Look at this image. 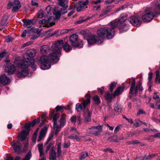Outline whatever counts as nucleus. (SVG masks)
<instances>
[{"mask_svg":"<svg viewBox=\"0 0 160 160\" xmlns=\"http://www.w3.org/2000/svg\"><path fill=\"white\" fill-rule=\"evenodd\" d=\"M127 17L126 14H122L118 19H115L111 22L108 27L98 29L97 32L98 36L102 38H112L114 34V29L117 27L119 29L120 33L127 31L128 29V26L124 22L127 20Z\"/></svg>","mask_w":160,"mask_h":160,"instance_id":"nucleus-1","label":"nucleus"},{"mask_svg":"<svg viewBox=\"0 0 160 160\" xmlns=\"http://www.w3.org/2000/svg\"><path fill=\"white\" fill-rule=\"evenodd\" d=\"M64 45V42L62 40L57 41L52 46V51L48 57L46 55H43L40 59L41 63V68L42 69H48L51 67L50 61L57 62L59 60L58 55L61 54L60 49Z\"/></svg>","mask_w":160,"mask_h":160,"instance_id":"nucleus-2","label":"nucleus"},{"mask_svg":"<svg viewBox=\"0 0 160 160\" xmlns=\"http://www.w3.org/2000/svg\"><path fill=\"white\" fill-rule=\"evenodd\" d=\"M157 9L155 8L153 10L150 8H147L145 11L146 13L142 17V19L144 22L150 21L158 12V10L160 9V5L159 3L157 6Z\"/></svg>","mask_w":160,"mask_h":160,"instance_id":"nucleus-3","label":"nucleus"},{"mask_svg":"<svg viewBox=\"0 0 160 160\" xmlns=\"http://www.w3.org/2000/svg\"><path fill=\"white\" fill-rule=\"evenodd\" d=\"M15 63L18 67H20L22 68L27 69L30 64H31V68L33 70H36V66L34 64V60H33V61L31 62V60H21L18 61L16 60Z\"/></svg>","mask_w":160,"mask_h":160,"instance_id":"nucleus-4","label":"nucleus"},{"mask_svg":"<svg viewBox=\"0 0 160 160\" xmlns=\"http://www.w3.org/2000/svg\"><path fill=\"white\" fill-rule=\"evenodd\" d=\"M136 82L134 78L133 79L132 84L130 89V93L131 94H134L136 95L138 92H142L143 88L142 86V83L140 81L137 83L135 87Z\"/></svg>","mask_w":160,"mask_h":160,"instance_id":"nucleus-5","label":"nucleus"},{"mask_svg":"<svg viewBox=\"0 0 160 160\" xmlns=\"http://www.w3.org/2000/svg\"><path fill=\"white\" fill-rule=\"evenodd\" d=\"M78 36L76 34H73L70 37L69 41L72 46L80 48L83 45V42L81 40H78Z\"/></svg>","mask_w":160,"mask_h":160,"instance_id":"nucleus-6","label":"nucleus"},{"mask_svg":"<svg viewBox=\"0 0 160 160\" xmlns=\"http://www.w3.org/2000/svg\"><path fill=\"white\" fill-rule=\"evenodd\" d=\"M87 99L84 100L81 104L78 103L76 105V109L78 112H81L82 110L84 109L87 105L90 103V98L91 96L90 94L87 93L85 95Z\"/></svg>","mask_w":160,"mask_h":160,"instance_id":"nucleus-7","label":"nucleus"},{"mask_svg":"<svg viewBox=\"0 0 160 160\" xmlns=\"http://www.w3.org/2000/svg\"><path fill=\"white\" fill-rule=\"evenodd\" d=\"M12 7V12H17L21 7L20 2L18 0H15L13 2H9L7 5V8L9 9Z\"/></svg>","mask_w":160,"mask_h":160,"instance_id":"nucleus-8","label":"nucleus"},{"mask_svg":"<svg viewBox=\"0 0 160 160\" xmlns=\"http://www.w3.org/2000/svg\"><path fill=\"white\" fill-rule=\"evenodd\" d=\"M36 50L35 49H30L27 51L26 53L23 55L24 59L22 60H31V62L34 60L33 57L36 55Z\"/></svg>","mask_w":160,"mask_h":160,"instance_id":"nucleus-9","label":"nucleus"},{"mask_svg":"<svg viewBox=\"0 0 160 160\" xmlns=\"http://www.w3.org/2000/svg\"><path fill=\"white\" fill-rule=\"evenodd\" d=\"M87 41L89 45L94 43L99 44L102 42V40L93 35H91L89 38L87 39Z\"/></svg>","mask_w":160,"mask_h":160,"instance_id":"nucleus-10","label":"nucleus"},{"mask_svg":"<svg viewBox=\"0 0 160 160\" xmlns=\"http://www.w3.org/2000/svg\"><path fill=\"white\" fill-rule=\"evenodd\" d=\"M128 22L132 25L138 27L141 24V20L138 17L135 16H132L128 19Z\"/></svg>","mask_w":160,"mask_h":160,"instance_id":"nucleus-11","label":"nucleus"},{"mask_svg":"<svg viewBox=\"0 0 160 160\" xmlns=\"http://www.w3.org/2000/svg\"><path fill=\"white\" fill-rule=\"evenodd\" d=\"M15 70V67L12 64L6 65L5 67V71L7 72L9 75L13 74Z\"/></svg>","mask_w":160,"mask_h":160,"instance_id":"nucleus-12","label":"nucleus"},{"mask_svg":"<svg viewBox=\"0 0 160 160\" xmlns=\"http://www.w3.org/2000/svg\"><path fill=\"white\" fill-rule=\"evenodd\" d=\"M11 145L13 147L15 152L18 154L20 153L21 145L19 141H18L16 142H15L13 141L11 143Z\"/></svg>","mask_w":160,"mask_h":160,"instance_id":"nucleus-13","label":"nucleus"},{"mask_svg":"<svg viewBox=\"0 0 160 160\" xmlns=\"http://www.w3.org/2000/svg\"><path fill=\"white\" fill-rule=\"evenodd\" d=\"M61 117L60 119L58 120V126L60 128L63 127L66 124V120L65 118L66 115L64 114L62 111Z\"/></svg>","mask_w":160,"mask_h":160,"instance_id":"nucleus-14","label":"nucleus"},{"mask_svg":"<svg viewBox=\"0 0 160 160\" xmlns=\"http://www.w3.org/2000/svg\"><path fill=\"white\" fill-rule=\"evenodd\" d=\"M89 2L88 0H86L85 2L80 1L78 3V5L77 8V10L78 12H80L84 9V7L87 5Z\"/></svg>","mask_w":160,"mask_h":160,"instance_id":"nucleus-15","label":"nucleus"},{"mask_svg":"<svg viewBox=\"0 0 160 160\" xmlns=\"http://www.w3.org/2000/svg\"><path fill=\"white\" fill-rule=\"evenodd\" d=\"M10 82V80L6 75H3L0 76V83L3 85L8 84Z\"/></svg>","mask_w":160,"mask_h":160,"instance_id":"nucleus-16","label":"nucleus"},{"mask_svg":"<svg viewBox=\"0 0 160 160\" xmlns=\"http://www.w3.org/2000/svg\"><path fill=\"white\" fill-rule=\"evenodd\" d=\"M23 26L28 28L31 27L35 23V21L33 20L28 19L23 20Z\"/></svg>","mask_w":160,"mask_h":160,"instance_id":"nucleus-17","label":"nucleus"},{"mask_svg":"<svg viewBox=\"0 0 160 160\" xmlns=\"http://www.w3.org/2000/svg\"><path fill=\"white\" fill-rule=\"evenodd\" d=\"M23 69L18 71L17 73V76L19 78H23L26 76L28 74V72L27 69Z\"/></svg>","mask_w":160,"mask_h":160,"instance_id":"nucleus-18","label":"nucleus"},{"mask_svg":"<svg viewBox=\"0 0 160 160\" xmlns=\"http://www.w3.org/2000/svg\"><path fill=\"white\" fill-rule=\"evenodd\" d=\"M28 134V132L27 130H23L21 134L19 135V138L22 141L24 140Z\"/></svg>","mask_w":160,"mask_h":160,"instance_id":"nucleus-19","label":"nucleus"},{"mask_svg":"<svg viewBox=\"0 0 160 160\" xmlns=\"http://www.w3.org/2000/svg\"><path fill=\"white\" fill-rule=\"evenodd\" d=\"M47 128L46 127H44L41 129L40 132V135L38 140V142H39L42 139L43 137L46 134L47 131Z\"/></svg>","mask_w":160,"mask_h":160,"instance_id":"nucleus-20","label":"nucleus"},{"mask_svg":"<svg viewBox=\"0 0 160 160\" xmlns=\"http://www.w3.org/2000/svg\"><path fill=\"white\" fill-rule=\"evenodd\" d=\"M92 113V112L89 111L88 110L86 112L84 113V117L85 118V122H87L91 121V116Z\"/></svg>","mask_w":160,"mask_h":160,"instance_id":"nucleus-21","label":"nucleus"},{"mask_svg":"<svg viewBox=\"0 0 160 160\" xmlns=\"http://www.w3.org/2000/svg\"><path fill=\"white\" fill-rule=\"evenodd\" d=\"M49 156L50 160H56V154L55 150L53 148V146L52 147L50 150Z\"/></svg>","mask_w":160,"mask_h":160,"instance_id":"nucleus-22","label":"nucleus"},{"mask_svg":"<svg viewBox=\"0 0 160 160\" xmlns=\"http://www.w3.org/2000/svg\"><path fill=\"white\" fill-rule=\"evenodd\" d=\"M114 110L116 113L119 114L122 111V107L121 105L116 104L114 105Z\"/></svg>","mask_w":160,"mask_h":160,"instance_id":"nucleus-23","label":"nucleus"},{"mask_svg":"<svg viewBox=\"0 0 160 160\" xmlns=\"http://www.w3.org/2000/svg\"><path fill=\"white\" fill-rule=\"evenodd\" d=\"M115 97L114 94H110L109 93H107L105 94V98L106 100L108 102H111L112 98Z\"/></svg>","mask_w":160,"mask_h":160,"instance_id":"nucleus-24","label":"nucleus"},{"mask_svg":"<svg viewBox=\"0 0 160 160\" xmlns=\"http://www.w3.org/2000/svg\"><path fill=\"white\" fill-rule=\"evenodd\" d=\"M49 48L47 45L42 46L40 48V51L42 53H47L49 51Z\"/></svg>","mask_w":160,"mask_h":160,"instance_id":"nucleus-25","label":"nucleus"},{"mask_svg":"<svg viewBox=\"0 0 160 160\" xmlns=\"http://www.w3.org/2000/svg\"><path fill=\"white\" fill-rule=\"evenodd\" d=\"M123 91V88H122L121 87H119L116 90L113 94L116 97L122 93Z\"/></svg>","mask_w":160,"mask_h":160,"instance_id":"nucleus-26","label":"nucleus"},{"mask_svg":"<svg viewBox=\"0 0 160 160\" xmlns=\"http://www.w3.org/2000/svg\"><path fill=\"white\" fill-rule=\"evenodd\" d=\"M63 47L64 50L67 52L70 51L72 48L71 47L67 42H65L64 45H63Z\"/></svg>","mask_w":160,"mask_h":160,"instance_id":"nucleus-27","label":"nucleus"},{"mask_svg":"<svg viewBox=\"0 0 160 160\" xmlns=\"http://www.w3.org/2000/svg\"><path fill=\"white\" fill-rule=\"evenodd\" d=\"M53 129L55 130V134L57 135L60 131V127L58 125L57 123L53 124Z\"/></svg>","mask_w":160,"mask_h":160,"instance_id":"nucleus-28","label":"nucleus"},{"mask_svg":"<svg viewBox=\"0 0 160 160\" xmlns=\"http://www.w3.org/2000/svg\"><path fill=\"white\" fill-rule=\"evenodd\" d=\"M81 33L82 34L85 38L88 37L90 35L89 31L88 30H81Z\"/></svg>","mask_w":160,"mask_h":160,"instance_id":"nucleus-29","label":"nucleus"},{"mask_svg":"<svg viewBox=\"0 0 160 160\" xmlns=\"http://www.w3.org/2000/svg\"><path fill=\"white\" fill-rule=\"evenodd\" d=\"M53 13L57 19L59 18L62 15L60 11L58 10H54L53 12Z\"/></svg>","mask_w":160,"mask_h":160,"instance_id":"nucleus-30","label":"nucleus"},{"mask_svg":"<svg viewBox=\"0 0 160 160\" xmlns=\"http://www.w3.org/2000/svg\"><path fill=\"white\" fill-rule=\"evenodd\" d=\"M93 100L95 104H99L100 103L99 97L97 96H95L93 97Z\"/></svg>","mask_w":160,"mask_h":160,"instance_id":"nucleus-31","label":"nucleus"},{"mask_svg":"<svg viewBox=\"0 0 160 160\" xmlns=\"http://www.w3.org/2000/svg\"><path fill=\"white\" fill-rule=\"evenodd\" d=\"M156 78L155 79V82H157L158 80L159 82L160 83V73L159 71H156L155 72Z\"/></svg>","mask_w":160,"mask_h":160,"instance_id":"nucleus-32","label":"nucleus"},{"mask_svg":"<svg viewBox=\"0 0 160 160\" xmlns=\"http://www.w3.org/2000/svg\"><path fill=\"white\" fill-rule=\"evenodd\" d=\"M157 156V154H149L148 156L145 155L143 157V159H150Z\"/></svg>","mask_w":160,"mask_h":160,"instance_id":"nucleus-33","label":"nucleus"},{"mask_svg":"<svg viewBox=\"0 0 160 160\" xmlns=\"http://www.w3.org/2000/svg\"><path fill=\"white\" fill-rule=\"evenodd\" d=\"M88 156V153L87 152H83L81 153L80 156V160H81L82 159H84Z\"/></svg>","mask_w":160,"mask_h":160,"instance_id":"nucleus-34","label":"nucleus"},{"mask_svg":"<svg viewBox=\"0 0 160 160\" xmlns=\"http://www.w3.org/2000/svg\"><path fill=\"white\" fill-rule=\"evenodd\" d=\"M59 116V114L58 113H56L53 117V124H56L57 123V120Z\"/></svg>","mask_w":160,"mask_h":160,"instance_id":"nucleus-35","label":"nucleus"},{"mask_svg":"<svg viewBox=\"0 0 160 160\" xmlns=\"http://www.w3.org/2000/svg\"><path fill=\"white\" fill-rule=\"evenodd\" d=\"M158 3L160 5V0H155L152 2V4L154 5L156 9H157V6ZM159 10H160V9L158 10V12Z\"/></svg>","mask_w":160,"mask_h":160,"instance_id":"nucleus-36","label":"nucleus"},{"mask_svg":"<svg viewBox=\"0 0 160 160\" xmlns=\"http://www.w3.org/2000/svg\"><path fill=\"white\" fill-rule=\"evenodd\" d=\"M68 138H69L76 140L78 141L80 140V139L78 138L77 136L74 134L69 136Z\"/></svg>","mask_w":160,"mask_h":160,"instance_id":"nucleus-37","label":"nucleus"},{"mask_svg":"<svg viewBox=\"0 0 160 160\" xmlns=\"http://www.w3.org/2000/svg\"><path fill=\"white\" fill-rule=\"evenodd\" d=\"M68 6H66L64 7H62L60 11L62 15L64 14L67 12V9Z\"/></svg>","mask_w":160,"mask_h":160,"instance_id":"nucleus-38","label":"nucleus"},{"mask_svg":"<svg viewBox=\"0 0 160 160\" xmlns=\"http://www.w3.org/2000/svg\"><path fill=\"white\" fill-rule=\"evenodd\" d=\"M31 152L29 151L22 160H29L31 157Z\"/></svg>","mask_w":160,"mask_h":160,"instance_id":"nucleus-39","label":"nucleus"},{"mask_svg":"<svg viewBox=\"0 0 160 160\" xmlns=\"http://www.w3.org/2000/svg\"><path fill=\"white\" fill-rule=\"evenodd\" d=\"M57 153L58 156H59L62 153V151L61 148V143L58 144V145Z\"/></svg>","mask_w":160,"mask_h":160,"instance_id":"nucleus-40","label":"nucleus"},{"mask_svg":"<svg viewBox=\"0 0 160 160\" xmlns=\"http://www.w3.org/2000/svg\"><path fill=\"white\" fill-rule=\"evenodd\" d=\"M7 53V52L6 50H4V51L1 52L0 53V61L6 55Z\"/></svg>","mask_w":160,"mask_h":160,"instance_id":"nucleus-41","label":"nucleus"},{"mask_svg":"<svg viewBox=\"0 0 160 160\" xmlns=\"http://www.w3.org/2000/svg\"><path fill=\"white\" fill-rule=\"evenodd\" d=\"M66 0H58V4L60 6L64 7L65 6V2Z\"/></svg>","mask_w":160,"mask_h":160,"instance_id":"nucleus-42","label":"nucleus"},{"mask_svg":"<svg viewBox=\"0 0 160 160\" xmlns=\"http://www.w3.org/2000/svg\"><path fill=\"white\" fill-rule=\"evenodd\" d=\"M116 83L114 82H112L110 86V91L111 92L113 91L114 87L115 86Z\"/></svg>","mask_w":160,"mask_h":160,"instance_id":"nucleus-43","label":"nucleus"},{"mask_svg":"<svg viewBox=\"0 0 160 160\" xmlns=\"http://www.w3.org/2000/svg\"><path fill=\"white\" fill-rule=\"evenodd\" d=\"M13 37L10 36H8L6 39V41L8 42H12L13 40Z\"/></svg>","mask_w":160,"mask_h":160,"instance_id":"nucleus-44","label":"nucleus"},{"mask_svg":"<svg viewBox=\"0 0 160 160\" xmlns=\"http://www.w3.org/2000/svg\"><path fill=\"white\" fill-rule=\"evenodd\" d=\"M121 125H118L117 126V127L115 128L114 130V133L116 134V133L118 131H119V130L121 129Z\"/></svg>","mask_w":160,"mask_h":160,"instance_id":"nucleus-45","label":"nucleus"},{"mask_svg":"<svg viewBox=\"0 0 160 160\" xmlns=\"http://www.w3.org/2000/svg\"><path fill=\"white\" fill-rule=\"evenodd\" d=\"M53 145V143L51 142L47 146L45 149V152L46 153L49 150L50 148Z\"/></svg>","mask_w":160,"mask_h":160,"instance_id":"nucleus-46","label":"nucleus"},{"mask_svg":"<svg viewBox=\"0 0 160 160\" xmlns=\"http://www.w3.org/2000/svg\"><path fill=\"white\" fill-rule=\"evenodd\" d=\"M152 74L153 73L152 72H149L148 73V80L149 83H151L152 79Z\"/></svg>","mask_w":160,"mask_h":160,"instance_id":"nucleus-47","label":"nucleus"},{"mask_svg":"<svg viewBox=\"0 0 160 160\" xmlns=\"http://www.w3.org/2000/svg\"><path fill=\"white\" fill-rule=\"evenodd\" d=\"M70 120L72 123H75L76 121V115L73 116L71 117Z\"/></svg>","mask_w":160,"mask_h":160,"instance_id":"nucleus-48","label":"nucleus"},{"mask_svg":"<svg viewBox=\"0 0 160 160\" xmlns=\"http://www.w3.org/2000/svg\"><path fill=\"white\" fill-rule=\"evenodd\" d=\"M83 18L82 17H80V19H81V20H79L78 21L76 22V24H80V23H81L85 22V20L84 19H83V20L82 19Z\"/></svg>","mask_w":160,"mask_h":160,"instance_id":"nucleus-49","label":"nucleus"},{"mask_svg":"<svg viewBox=\"0 0 160 160\" xmlns=\"http://www.w3.org/2000/svg\"><path fill=\"white\" fill-rule=\"evenodd\" d=\"M145 112L142 109H140L137 113V115L138 116L141 114H145Z\"/></svg>","mask_w":160,"mask_h":160,"instance_id":"nucleus-50","label":"nucleus"},{"mask_svg":"<svg viewBox=\"0 0 160 160\" xmlns=\"http://www.w3.org/2000/svg\"><path fill=\"white\" fill-rule=\"evenodd\" d=\"M38 16L39 18H42L44 17V13L42 11H40L38 14Z\"/></svg>","mask_w":160,"mask_h":160,"instance_id":"nucleus-51","label":"nucleus"},{"mask_svg":"<svg viewBox=\"0 0 160 160\" xmlns=\"http://www.w3.org/2000/svg\"><path fill=\"white\" fill-rule=\"evenodd\" d=\"M28 147V141H27L24 144V148L23 149L24 150H27Z\"/></svg>","mask_w":160,"mask_h":160,"instance_id":"nucleus-52","label":"nucleus"},{"mask_svg":"<svg viewBox=\"0 0 160 160\" xmlns=\"http://www.w3.org/2000/svg\"><path fill=\"white\" fill-rule=\"evenodd\" d=\"M43 144H39L38 145V150L39 151L43 150Z\"/></svg>","mask_w":160,"mask_h":160,"instance_id":"nucleus-53","label":"nucleus"},{"mask_svg":"<svg viewBox=\"0 0 160 160\" xmlns=\"http://www.w3.org/2000/svg\"><path fill=\"white\" fill-rule=\"evenodd\" d=\"M71 129V131H73L74 133H76L78 134H79V133L78 131L76 128H72Z\"/></svg>","mask_w":160,"mask_h":160,"instance_id":"nucleus-54","label":"nucleus"},{"mask_svg":"<svg viewBox=\"0 0 160 160\" xmlns=\"http://www.w3.org/2000/svg\"><path fill=\"white\" fill-rule=\"evenodd\" d=\"M103 151L105 152H107V151H108L111 153L113 152V151L111 148H110L104 149L103 150Z\"/></svg>","mask_w":160,"mask_h":160,"instance_id":"nucleus-55","label":"nucleus"},{"mask_svg":"<svg viewBox=\"0 0 160 160\" xmlns=\"http://www.w3.org/2000/svg\"><path fill=\"white\" fill-rule=\"evenodd\" d=\"M102 0H97L96 1H92L91 2L92 4H97L101 2Z\"/></svg>","mask_w":160,"mask_h":160,"instance_id":"nucleus-56","label":"nucleus"},{"mask_svg":"<svg viewBox=\"0 0 160 160\" xmlns=\"http://www.w3.org/2000/svg\"><path fill=\"white\" fill-rule=\"evenodd\" d=\"M31 4L33 6H38V3L35 2L34 0H32L31 1Z\"/></svg>","mask_w":160,"mask_h":160,"instance_id":"nucleus-57","label":"nucleus"},{"mask_svg":"<svg viewBox=\"0 0 160 160\" xmlns=\"http://www.w3.org/2000/svg\"><path fill=\"white\" fill-rule=\"evenodd\" d=\"M100 8V5H98V6L93 7V10L94 11H98L99 9Z\"/></svg>","mask_w":160,"mask_h":160,"instance_id":"nucleus-58","label":"nucleus"},{"mask_svg":"<svg viewBox=\"0 0 160 160\" xmlns=\"http://www.w3.org/2000/svg\"><path fill=\"white\" fill-rule=\"evenodd\" d=\"M108 12L107 11H104L102 13H101L99 17H101L104 16Z\"/></svg>","mask_w":160,"mask_h":160,"instance_id":"nucleus-59","label":"nucleus"},{"mask_svg":"<svg viewBox=\"0 0 160 160\" xmlns=\"http://www.w3.org/2000/svg\"><path fill=\"white\" fill-rule=\"evenodd\" d=\"M153 98L155 99H159V97L157 94L156 93H154L153 95Z\"/></svg>","mask_w":160,"mask_h":160,"instance_id":"nucleus-60","label":"nucleus"},{"mask_svg":"<svg viewBox=\"0 0 160 160\" xmlns=\"http://www.w3.org/2000/svg\"><path fill=\"white\" fill-rule=\"evenodd\" d=\"M63 108V107L61 106H57L56 108V111H58Z\"/></svg>","mask_w":160,"mask_h":160,"instance_id":"nucleus-61","label":"nucleus"},{"mask_svg":"<svg viewBox=\"0 0 160 160\" xmlns=\"http://www.w3.org/2000/svg\"><path fill=\"white\" fill-rule=\"evenodd\" d=\"M31 126V124L30 123H27L25 125V128L27 129H28Z\"/></svg>","mask_w":160,"mask_h":160,"instance_id":"nucleus-62","label":"nucleus"},{"mask_svg":"<svg viewBox=\"0 0 160 160\" xmlns=\"http://www.w3.org/2000/svg\"><path fill=\"white\" fill-rule=\"evenodd\" d=\"M27 33V31L26 30H25L23 31L22 34L21 35V36L22 37H24L26 35V34Z\"/></svg>","mask_w":160,"mask_h":160,"instance_id":"nucleus-63","label":"nucleus"},{"mask_svg":"<svg viewBox=\"0 0 160 160\" xmlns=\"http://www.w3.org/2000/svg\"><path fill=\"white\" fill-rule=\"evenodd\" d=\"M152 136L153 137L160 138V133H157L154 135H152Z\"/></svg>","mask_w":160,"mask_h":160,"instance_id":"nucleus-64","label":"nucleus"}]
</instances>
